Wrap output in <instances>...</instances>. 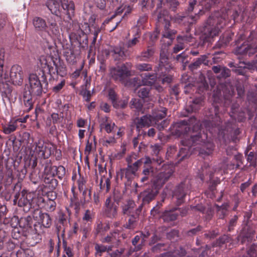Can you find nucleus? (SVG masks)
<instances>
[{"mask_svg":"<svg viewBox=\"0 0 257 257\" xmlns=\"http://www.w3.org/2000/svg\"><path fill=\"white\" fill-rule=\"evenodd\" d=\"M130 105L131 108H135L138 112L142 110L143 108L142 100L138 98H133L130 102Z\"/></svg>","mask_w":257,"mask_h":257,"instance_id":"obj_51","label":"nucleus"},{"mask_svg":"<svg viewBox=\"0 0 257 257\" xmlns=\"http://www.w3.org/2000/svg\"><path fill=\"white\" fill-rule=\"evenodd\" d=\"M220 84L217 86V90L213 95L214 99V114L209 115L208 119L203 120L205 129L212 136L218 135L226 142L238 141V136L241 131L235 121V113L239 107L237 103H232L231 106V113L223 114L219 112V103L224 107H228L231 103V98L234 94L232 86Z\"/></svg>","mask_w":257,"mask_h":257,"instance_id":"obj_1","label":"nucleus"},{"mask_svg":"<svg viewBox=\"0 0 257 257\" xmlns=\"http://www.w3.org/2000/svg\"><path fill=\"white\" fill-rule=\"evenodd\" d=\"M55 176H51L43 177V181L46 186L50 190H54L58 186V181L55 178Z\"/></svg>","mask_w":257,"mask_h":257,"instance_id":"obj_44","label":"nucleus"},{"mask_svg":"<svg viewBox=\"0 0 257 257\" xmlns=\"http://www.w3.org/2000/svg\"><path fill=\"white\" fill-rule=\"evenodd\" d=\"M152 155L156 158L154 157L153 161L158 165H161L163 162V159L159 156V153L161 150V146L158 144L152 146Z\"/></svg>","mask_w":257,"mask_h":257,"instance_id":"obj_45","label":"nucleus"},{"mask_svg":"<svg viewBox=\"0 0 257 257\" xmlns=\"http://www.w3.org/2000/svg\"><path fill=\"white\" fill-rule=\"evenodd\" d=\"M105 205L106 215L110 218L114 217L117 214V206L112 202L110 197L106 199Z\"/></svg>","mask_w":257,"mask_h":257,"instance_id":"obj_24","label":"nucleus"},{"mask_svg":"<svg viewBox=\"0 0 257 257\" xmlns=\"http://www.w3.org/2000/svg\"><path fill=\"white\" fill-rule=\"evenodd\" d=\"M96 145V142L95 136H94L93 139H91L90 137H89L87 141L85 149V154L87 155L85 162L87 164H88V155L90 154L91 151L95 150ZM88 166L89 168V164H88Z\"/></svg>","mask_w":257,"mask_h":257,"instance_id":"obj_37","label":"nucleus"},{"mask_svg":"<svg viewBox=\"0 0 257 257\" xmlns=\"http://www.w3.org/2000/svg\"><path fill=\"white\" fill-rule=\"evenodd\" d=\"M115 126V123L106 117L103 122L100 123V131L104 130L107 133H111Z\"/></svg>","mask_w":257,"mask_h":257,"instance_id":"obj_42","label":"nucleus"},{"mask_svg":"<svg viewBox=\"0 0 257 257\" xmlns=\"http://www.w3.org/2000/svg\"><path fill=\"white\" fill-rule=\"evenodd\" d=\"M167 52L165 50H161L160 55L159 68L161 70H167L170 67L169 65Z\"/></svg>","mask_w":257,"mask_h":257,"instance_id":"obj_39","label":"nucleus"},{"mask_svg":"<svg viewBox=\"0 0 257 257\" xmlns=\"http://www.w3.org/2000/svg\"><path fill=\"white\" fill-rule=\"evenodd\" d=\"M58 223L62 224H67L68 223H70V221L68 219V216L66 215L61 213L58 216Z\"/></svg>","mask_w":257,"mask_h":257,"instance_id":"obj_63","label":"nucleus"},{"mask_svg":"<svg viewBox=\"0 0 257 257\" xmlns=\"http://www.w3.org/2000/svg\"><path fill=\"white\" fill-rule=\"evenodd\" d=\"M154 120L152 119L151 115L147 114L140 117H136L134 119V123L136 127L137 131L140 133L141 130L145 127H149L153 125Z\"/></svg>","mask_w":257,"mask_h":257,"instance_id":"obj_21","label":"nucleus"},{"mask_svg":"<svg viewBox=\"0 0 257 257\" xmlns=\"http://www.w3.org/2000/svg\"><path fill=\"white\" fill-rule=\"evenodd\" d=\"M254 235L255 231L251 226H244L237 236V240L241 244L246 243L247 245L252 241Z\"/></svg>","mask_w":257,"mask_h":257,"instance_id":"obj_20","label":"nucleus"},{"mask_svg":"<svg viewBox=\"0 0 257 257\" xmlns=\"http://www.w3.org/2000/svg\"><path fill=\"white\" fill-rule=\"evenodd\" d=\"M42 75V81L45 84V88H47L48 82L46 73L50 75L49 80L53 78V74L56 73L57 75L64 77L67 75V68L60 58H55L52 56H41L39 59Z\"/></svg>","mask_w":257,"mask_h":257,"instance_id":"obj_4","label":"nucleus"},{"mask_svg":"<svg viewBox=\"0 0 257 257\" xmlns=\"http://www.w3.org/2000/svg\"><path fill=\"white\" fill-rule=\"evenodd\" d=\"M94 89H93L92 92H91L90 91L85 89L81 90L80 94L83 96V99L86 101L89 102L90 101V98L94 92Z\"/></svg>","mask_w":257,"mask_h":257,"instance_id":"obj_59","label":"nucleus"},{"mask_svg":"<svg viewBox=\"0 0 257 257\" xmlns=\"http://www.w3.org/2000/svg\"><path fill=\"white\" fill-rule=\"evenodd\" d=\"M201 64L208 66L209 64V61L208 60V56L206 55H203L197 58L196 60L190 64L189 66L191 71H194L200 68Z\"/></svg>","mask_w":257,"mask_h":257,"instance_id":"obj_30","label":"nucleus"},{"mask_svg":"<svg viewBox=\"0 0 257 257\" xmlns=\"http://www.w3.org/2000/svg\"><path fill=\"white\" fill-rule=\"evenodd\" d=\"M100 189L102 191L108 192L110 189V182L108 178L101 177L99 183Z\"/></svg>","mask_w":257,"mask_h":257,"instance_id":"obj_47","label":"nucleus"},{"mask_svg":"<svg viewBox=\"0 0 257 257\" xmlns=\"http://www.w3.org/2000/svg\"><path fill=\"white\" fill-rule=\"evenodd\" d=\"M127 100H118L115 101L113 104V106L115 108H123L125 107L127 104Z\"/></svg>","mask_w":257,"mask_h":257,"instance_id":"obj_61","label":"nucleus"},{"mask_svg":"<svg viewBox=\"0 0 257 257\" xmlns=\"http://www.w3.org/2000/svg\"><path fill=\"white\" fill-rule=\"evenodd\" d=\"M33 95V94L31 93L28 90H24L23 92V100L24 105L26 107L25 111L27 112H29L33 108L34 101L32 98Z\"/></svg>","mask_w":257,"mask_h":257,"instance_id":"obj_27","label":"nucleus"},{"mask_svg":"<svg viewBox=\"0 0 257 257\" xmlns=\"http://www.w3.org/2000/svg\"><path fill=\"white\" fill-rule=\"evenodd\" d=\"M142 211V205H140L139 207L135 210V212L133 213H131L130 215H127V218L128 220V225H133L134 223L137 222L139 218V215Z\"/></svg>","mask_w":257,"mask_h":257,"instance_id":"obj_46","label":"nucleus"},{"mask_svg":"<svg viewBox=\"0 0 257 257\" xmlns=\"http://www.w3.org/2000/svg\"><path fill=\"white\" fill-rule=\"evenodd\" d=\"M126 161L128 164L127 167L122 170V173L128 180L131 179L133 176L135 175L138 169L142 165H148L151 163L152 160L148 157L142 158L131 165V157H127Z\"/></svg>","mask_w":257,"mask_h":257,"instance_id":"obj_9","label":"nucleus"},{"mask_svg":"<svg viewBox=\"0 0 257 257\" xmlns=\"http://www.w3.org/2000/svg\"><path fill=\"white\" fill-rule=\"evenodd\" d=\"M138 5L144 13H148L155 6L154 0H139Z\"/></svg>","mask_w":257,"mask_h":257,"instance_id":"obj_38","label":"nucleus"},{"mask_svg":"<svg viewBox=\"0 0 257 257\" xmlns=\"http://www.w3.org/2000/svg\"><path fill=\"white\" fill-rule=\"evenodd\" d=\"M188 190V184H186L185 182H182L176 186L172 192V196L176 199V204L177 206H180L184 202Z\"/></svg>","mask_w":257,"mask_h":257,"instance_id":"obj_18","label":"nucleus"},{"mask_svg":"<svg viewBox=\"0 0 257 257\" xmlns=\"http://www.w3.org/2000/svg\"><path fill=\"white\" fill-rule=\"evenodd\" d=\"M64 56L69 64L73 65L76 64L77 58L74 54L73 49L71 48L65 49L64 51Z\"/></svg>","mask_w":257,"mask_h":257,"instance_id":"obj_41","label":"nucleus"},{"mask_svg":"<svg viewBox=\"0 0 257 257\" xmlns=\"http://www.w3.org/2000/svg\"><path fill=\"white\" fill-rule=\"evenodd\" d=\"M141 32L140 30L138 29L137 32L134 36L133 39L128 41L126 43L127 47L128 48H131L135 46L139 42V39L140 38Z\"/></svg>","mask_w":257,"mask_h":257,"instance_id":"obj_52","label":"nucleus"},{"mask_svg":"<svg viewBox=\"0 0 257 257\" xmlns=\"http://www.w3.org/2000/svg\"><path fill=\"white\" fill-rule=\"evenodd\" d=\"M30 178L31 180L35 184H36L41 179L40 171L38 169H33L30 174Z\"/></svg>","mask_w":257,"mask_h":257,"instance_id":"obj_53","label":"nucleus"},{"mask_svg":"<svg viewBox=\"0 0 257 257\" xmlns=\"http://www.w3.org/2000/svg\"><path fill=\"white\" fill-rule=\"evenodd\" d=\"M155 15L157 17V26L163 27V38L172 40L174 39L177 31L170 28L171 17L167 10H160L158 8Z\"/></svg>","mask_w":257,"mask_h":257,"instance_id":"obj_8","label":"nucleus"},{"mask_svg":"<svg viewBox=\"0 0 257 257\" xmlns=\"http://www.w3.org/2000/svg\"><path fill=\"white\" fill-rule=\"evenodd\" d=\"M66 29L67 32L69 34L70 39L77 36L81 31H82L79 24L76 21H72L71 23H69L66 26Z\"/></svg>","mask_w":257,"mask_h":257,"instance_id":"obj_29","label":"nucleus"},{"mask_svg":"<svg viewBox=\"0 0 257 257\" xmlns=\"http://www.w3.org/2000/svg\"><path fill=\"white\" fill-rule=\"evenodd\" d=\"M132 66L131 63H126L120 66L111 68L110 70L111 77L115 81L124 82L131 76L130 69Z\"/></svg>","mask_w":257,"mask_h":257,"instance_id":"obj_11","label":"nucleus"},{"mask_svg":"<svg viewBox=\"0 0 257 257\" xmlns=\"http://www.w3.org/2000/svg\"><path fill=\"white\" fill-rule=\"evenodd\" d=\"M158 192L157 189H155L153 187L148 188L142 192L140 194L142 198V203L140 205H142V207L144 205L148 204L153 200Z\"/></svg>","mask_w":257,"mask_h":257,"instance_id":"obj_22","label":"nucleus"},{"mask_svg":"<svg viewBox=\"0 0 257 257\" xmlns=\"http://www.w3.org/2000/svg\"><path fill=\"white\" fill-rule=\"evenodd\" d=\"M136 68L140 71H149L152 70V66L148 63H138L136 64Z\"/></svg>","mask_w":257,"mask_h":257,"instance_id":"obj_56","label":"nucleus"},{"mask_svg":"<svg viewBox=\"0 0 257 257\" xmlns=\"http://www.w3.org/2000/svg\"><path fill=\"white\" fill-rule=\"evenodd\" d=\"M24 90H28L34 96H40L43 91L42 85L39 78L36 74H30L29 84L25 85Z\"/></svg>","mask_w":257,"mask_h":257,"instance_id":"obj_12","label":"nucleus"},{"mask_svg":"<svg viewBox=\"0 0 257 257\" xmlns=\"http://www.w3.org/2000/svg\"><path fill=\"white\" fill-rule=\"evenodd\" d=\"M155 53V49L151 46L143 50L140 55L137 56V59L141 61H149L153 57Z\"/></svg>","mask_w":257,"mask_h":257,"instance_id":"obj_32","label":"nucleus"},{"mask_svg":"<svg viewBox=\"0 0 257 257\" xmlns=\"http://www.w3.org/2000/svg\"><path fill=\"white\" fill-rule=\"evenodd\" d=\"M233 34L231 32H227L223 34L217 42L216 46L218 48H221L226 46L232 40V37Z\"/></svg>","mask_w":257,"mask_h":257,"instance_id":"obj_40","label":"nucleus"},{"mask_svg":"<svg viewBox=\"0 0 257 257\" xmlns=\"http://www.w3.org/2000/svg\"><path fill=\"white\" fill-rule=\"evenodd\" d=\"M36 150L38 154V157L41 158L40 164L46 169L52 167V163L50 160H47L51 155V148L47 144L41 143L40 141L36 143Z\"/></svg>","mask_w":257,"mask_h":257,"instance_id":"obj_10","label":"nucleus"},{"mask_svg":"<svg viewBox=\"0 0 257 257\" xmlns=\"http://www.w3.org/2000/svg\"><path fill=\"white\" fill-rule=\"evenodd\" d=\"M150 88L149 87H143L140 88L138 94V96L143 99L148 98L150 96Z\"/></svg>","mask_w":257,"mask_h":257,"instance_id":"obj_55","label":"nucleus"},{"mask_svg":"<svg viewBox=\"0 0 257 257\" xmlns=\"http://www.w3.org/2000/svg\"><path fill=\"white\" fill-rule=\"evenodd\" d=\"M47 202V199L41 196L36 197L35 194L28 193L25 191L21 192V196L18 200V205L23 208L25 212H28L31 209L35 210L44 208Z\"/></svg>","mask_w":257,"mask_h":257,"instance_id":"obj_5","label":"nucleus"},{"mask_svg":"<svg viewBox=\"0 0 257 257\" xmlns=\"http://www.w3.org/2000/svg\"><path fill=\"white\" fill-rule=\"evenodd\" d=\"M96 16L92 15L91 16L88 20L89 27H93L94 29L96 28L95 26V20ZM96 40V31L94 30V37L93 41L90 46L89 50L88 53L87 58L89 59V65L94 64L95 62V54H96V48H95V41Z\"/></svg>","mask_w":257,"mask_h":257,"instance_id":"obj_17","label":"nucleus"},{"mask_svg":"<svg viewBox=\"0 0 257 257\" xmlns=\"http://www.w3.org/2000/svg\"><path fill=\"white\" fill-rule=\"evenodd\" d=\"M54 169H55V176L57 175L60 180L62 179L66 174L65 168L63 166L60 165L58 167L55 166Z\"/></svg>","mask_w":257,"mask_h":257,"instance_id":"obj_54","label":"nucleus"},{"mask_svg":"<svg viewBox=\"0 0 257 257\" xmlns=\"http://www.w3.org/2000/svg\"><path fill=\"white\" fill-rule=\"evenodd\" d=\"M152 163V161L148 165H144V169L142 172L143 176L141 178V182L144 184L152 182L153 178L152 177L154 173L153 168L151 166Z\"/></svg>","mask_w":257,"mask_h":257,"instance_id":"obj_25","label":"nucleus"},{"mask_svg":"<svg viewBox=\"0 0 257 257\" xmlns=\"http://www.w3.org/2000/svg\"><path fill=\"white\" fill-rule=\"evenodd\" d=\"M188 208L174 207L171 209L165 210L161 216V218L165 222H169L176 220L179 215L184 216L186 215Z\"/></svg>","mask_w":257,"mask_h":257,"instance_id":"obj_15","label":"nucleus"},{"mask_svg":"<svg viewBox=\"0 0 257 257\" xmlns=\"http://www.w3.org/2000/svg\"><path fill=\"white\" fill-rule=\"evenodd\" d=\"M169 72V68L166 70H161L160 68L158 69V83L161 82L163 84H169L172 80V77L171 75L168 74Z\"/></svg>","mask_w":257,"mask_h":257,"instance_id":"obj_34","label":"nucleus"},{"mask_svg":"<svg viewBox=\"0 0 257 257\" xmlns=\"http://www.w3.org/2000/svg\"><path fill=\"white\" fill-rule=\"evenodd\" d=\"M192 210L198 211L202 214H205L204 217L206 220H210L213 215V210L211 208H206L202 204H198L196 206H190Z\"/></svg>","mask_w":257,"mask_h":257,"instance_id":"obj_31","label":"nucleus"},{"mask_svg":"<svg viewBox=\"0 0 257 257\" xmlns=\"http://www.w3.org/2000/svg\"><path fill=\"white\" fill-rule=\"evenodd\" d=\"M113 53L114 54V56L113 57L115 59L119 60L123 59L125 56L124 53L121 48H114L113 49Z\"/></svg>","mask_w":257,"mask_h":257,"instance_id":"obj_58","label":"nucleus"},{"mask_svg":"<svg viewBox=\"0 0 257 257\" xmlns=\"http://www.w3.org/2000/svg\"><path fill=\"white\" fill-rule=\"evenodd\" d=\"M157 73H147L142 76V83L144 85L152 86L156 83V81L158 82V76Z\"/></svg>","mask_w":257,"mask_h":257,"instance_id":"obj_35","label":"nucleus"},{"mask_svg":"<svg viewBox=\"0 0 257 257\" xmlns=\"http://www.w3.org/2000/svg\"><path fill=\"white\" fill-rule=\"evenodd\" d=\"M10 78L13 84L22 85L23 82V72L22 67L18 65H13L10 70Z\"/></svg>","mask_w":257,"mask_h":257,"instance_id":"obj_19","label":"nucleus"},{"mask_svg":"<svg viewBox=\"0 0 257 257\" xmlns=\"http://www.w3.org/2000/svg\"><path fill=\"white\" fill-rule=\"evenodd\" d=\"M221 0H190L187 12L192 20L190 23L195 22L200 15L204 14L205 11L208 10L214 5L219 3Z\"/></svg>","mask_w":257,"mask_h":257,"instance_id":"obj_6","label":"nucleus"},{"mask_svg":"<svg viewBox=\"0 0 257 257\" xmlns=\"http://www.w3.org/2000/svg\"><path fill=\"white\" fill-rule=\"evenodd\" d=\"M257 255V245L254 244L251 245L249 248L247 250L246 255H243L242 257H254Z\"/></svg>","mask_w":257,"mask_h":257,"instance_id":"obj_57","label":"nucleus"},{"mask_svg":"<svg viewBox=\"0 0 257 257\" xmlns=\"http://www.w3.org/2000/svg\"><path fill=\"white\" fill-rule=\"evenodd\" d=\"M234 54L238 55H244L251 57L254 55L253 62L257 64V46L255 45H249L248 43H243L240 46H237L234 50Z\"/></svg>","mask_w":257,"mask_h":257,"instance_id":"obj_16","label":"nucleus"},{"mask_svg":"<svg viewBox=\"0 0 257 257\" xmlns=\"http://www.w3.org/2000/svg\"><path fill=\"white\" fill-rule=\"evenodd\" d=\"M256 5L252 7V13L248 14L247 10L243 9L241 2L237 0H231L227 5L226 14H221L216 12L211 14L208 18L202 31L201 39L203 43L210 42L211 39L218 35L220 30L226 25V19L230 16L235 22H239L246 19V21H250L255 17V11Z\"/></svg>","mask_w":257,"mask_h":257,"instance_id":"obj_3","label":"nucleus"},{"mask_svg":"<svg viewBox=\"0 0 257 257\" xmlns=\"http://www.w3.org/2000/svg\"><path fill=\"white\" fill-rule=\"evenodd\" d=\"M71 40L77 42L79 47L81 48H85L88 46V37L83 31H81L80 33Z\"/></svg>","mask_w":257,"mask_h":257,"instance_id":"obj_36","label":"nucleus"},{"mask_svg":"<svg viewBox=\"0 0 257 257\" xmlns=\"http://www.w3.org/2000/svg\"><path fill=\"white\" fill-rule=\"evenodd\" d=\"M31 220L32 218L30 216L27 217H21L20 219H19L18 216H14L11 219L13 223H16L17 224H20L21 223H23L24 224V225H29V224H30V221Z\"/></svg>","mask_w":257,"mask_h":257,"instance_id":"obj_50","label":"nucleus"},{"mask_svg":"<svg viewBox=\"0 0 257 257\" xmlns=\"http://www.w3.org/2000/svg\"><path fill=\"white\" fill-rule=\"evenodd\" d=\"M187 55H186L185 52H183L176 56V60L178 62L182 63V64H185L188 62L187 60Z\"/></svg>","mask_w":257,"mask_h":257,"instance_id":"obj_64","label":"nucleus"},{"mask_svg":"<svg viewBox=\"0 0 257 257\" xmlns=\"http://www.w3.org/2000/svg\"><path fill=\"white\" fill-rule=\"evenodd\" d=\"M167 109L165 107H161L155 109L153 110L151 117L154 121V124L157 125L158 128L161 131L167 127L169 124V121L165 119L162 120L167 115Z\"/></svg>","mask_w":257,"mask_h":257,"instance_id":"obj_13","label":"nucleus"},{"mask_svg":"<svg viewBox=\"0 0 257 257\" xmlns=\"http://www.w3.org/2000/svg\"><path fill=\"white\" fill-rule=\"evenodd\" d=\"M136 206L135 202L132 200H128L122 206V211L124 215H130L133 213Z\"/></svg>","mask_w":257,"mask_h":257,"instance_id":"obj_43","label":"nucleus"},{"mask_svg":"<svg viewBox=\"0 0 257 257\" xmlns=\"http://www.w3.org/2000/svg\"><path fill=\"white\" fill-rule=\"evenodd\" d=\"M217 210V213L220 218H223L227 213V208L228 205L227 204H223L221 206L215 204Z\"/></svg>","mask_w":257,"mask_h":257,"instance_id":"obj_48","label":"nucleus"},{"mask_svg":"<svg viewBox=\"0 0 257 257\" xmlns=\"http://www.w3.org/2000/svg\"><path fill=\"white\" fill-rule=\"evenodd\" d=\"M205 127L203 121L200 123L195 116H191L187 119L176 122L171 125L169 130L171 134L176 137L185 135L181 141V145L184 147L180 149L177 154L181 161L189 155L190 150L193 146H197L195 149L199 150V155L202 157L209 156L212 154L214 145L211 141L212 137L208 136L207 133L201 128Z\"/></svg>","mask_w":257,"mask_h":257,"instance_id":"obj_2","label":"nucleus"},{"mask_svg":"<svg viewBox=\"0 0 257 257\" xmlns=\"http://www.w3.org/2000/svg\"><path fill=\"white\" fill-rule=\"evenodd\" d=\"M39 224L41 225H48L52 223L50 216L47 213H40L39 215Z\"/></svg>","mask_w":257,"mask_h":257,"instance_id":"obj_49","label":"nucleus"},{"mask_svg":"<svg viewBox=\"0 0 257 257\" xmlns=\"http://www.w3.org/2000/svg\"><path fill=\"white\" fill-rule=\"evenodd\" d=\"M111 236L107 235L106 237L102 239L103 242H110L111 241L112 238L113 237L116 238L118 237L119 231L117 229H115L112 233H111Z\"/></svg>","mask_w":257,"mask_h":257,"instance_id":"obj_60","label":"nucleus"},{"mask_svg":"<svg viewBox=\"0 0 257 257\" xmlns=\"http://www.w3.org/2000/svg\"><path fill=\"white\" fill-rule=\"evenodd\" d=\"M203 99V97L200 96L190 101L186 106V111L191 113L199 110L202 105Z\"/></svg>","mask_w":257,"mask_h":257,"instance_id":"obj_23","label":"nucleus"},{"mask_svg":"<svg viewBox=\"0 0 257 257\" xmlns=\"http://www.w3.org/2000/svg\"><path fill=\"white\" fill-rule=\"evenodd\" d=\"M205 175H209V180L211 181L214 175V170L208 164L204 163L202 166L201 169L199 170L198 177L202 181H203Z\"/></svg>","mask_w":257,"mask_h":257,"instance_id":"obj_28","label":"nucleus"},{"mask_svg":"<svg viewBox=\"0 0 257 257\" xmlns=\"http://www.w3.org/2000/svg\"><path fill=\"white\" fill-rule=\"evenodd\" d=\"M174 171L172 169L169 168L165 171L159 173L157 175L153 177L152 180L153 186L155 189H159L169 180L173 175Z\"/></svg>","mask_w":257,"mask_h":257,"instance_id":"obj_14","label":"nucleus"},{"mask_svg":"<svg viewBox=\"0 0 257 257\" xmlns=\"http://www.w3.org/2000/svg\"><path fill=\"white\" fill-rule=\"evenodd\" d=\"M48 26L49 30L55 36L58 37L60 35V29L58 26L55 18L50 16L47 18Z\"/></svg>","mask_w":257,"mask_h":257,"instance_id":"obj_33","label":"nucleus"},{"mask_svg":"<svg viewBox=\"0 0 257 257\" xmlns=\"http://www.w3.org/2000/svg\"><path fill=\"white\" fill-rule=\"evenodd\" d=\"M46 6L52 14L60 18L67 15V18L71 20L72 16L74 15L75 7L71 1L61 0L60 6L59 2L56 0H48Z\"/></svg>","mask_w":257,"mask_h":257,"instance_id":"obj_7","label":"nucleus"},{"mask_svg":"<svg viewBox=\"0 0 257 257\" xmlns=\"http://www.w3.org/2000/svg\"><path fill=\"white\" fill-rule=\"evenodd\" d=\"M56 202L55 201L47 200V202L44 205V209L47 211H53L56 208Z\"/></svg>","mask_w":257,"mask_h":257,"instance_id":"obj_62","label":"nucleus"},{"mask_svg":"<svg viewBox=\"0 0 257 257\" xmlns=\"http://www.w3.org/2000/svg\"><path fill=\"white\" fill-rule=\"evenodd\" d=\"M33 24L37 32H47L48 26L46 20L41 17H35L33 19Z\"/></svg>","mask_w":257,"mask_h":257,"instance_id":"obj_26","label":"nucleus"}]
</instances>
